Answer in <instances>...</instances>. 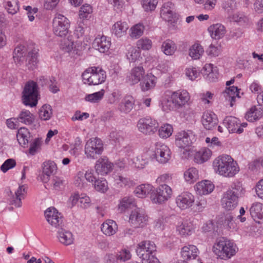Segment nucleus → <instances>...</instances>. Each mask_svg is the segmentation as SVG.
I'll list each match as a JSON object with an SVG mask.
<instances>
[{"label": "nucleus", "instance_id": "11", "mask_svg": "<svg viewBox=\"0 0 263 263\" xmlns=\"http://www.w3.org/2000/svg\"><path fill=\"white\" fill-rule=\"evenodd\" d=\"M154 158L158 163L160 164H166L171 159V150L165 144L157 142L155 144Z\"/></svg>", "mask_w": 263, "mask_h": 263}, {"label": "nucleus", "instance_id": "35", "mask_svg": "<svg viewBox=\"0 0 263 263\" xmlns=\"http://www.w3.org/2000/svg\"><path fill=\"white\" fill-rule=\"evenodd\" d=\"M57 237L59 241L64 246L72 245L74 240L72 233L64 229H60L58 230Z\"/></svg>", "mask_w": 263, "mask_h": 263}, {"label": "nucleus", "instance_id": "62", "mask_svg": "<svg viewBox=\"0 0 263 263\" xmlns=\"http://www.w3.org/2000/svg\"><path fill=\"white\" fill-rule=\"evenodd\" d=\"M42 140L40 138H35L30 144L28 152L31 155H34L40 149Z\"/></svg>", "mask_w": 263, "mask_h": 263}, {"label": "nucleus", "instance_id": "57", "mask_svg": "<svg viewBox=\"0 0 263 263\" xmlns=\"http://www.w3.org/2000/svg\"><path fill=\"white\" fill-rule=\"evenodd\" d=\"M38 53L36 50L28 52L26 58V65L29 69H33L35 67L37 60Z\"/></svg>", "mask_w": 263, "mask_h": 263}, {"label": "nucleus", "instance_id": "42", "mask_svg": "<svg viewBox=\"0 0 263 263\" xmlns=\"http://www.w3.org/2000/svg\"><path fill=\"white\" fill-rule=\"evenodd\" d=\"M134 104V98L132 96H127L125 97L119 104L118 109L122 113L128 114L132 110Z\"/></svg>", "mask_w": 263, "mask_h": 263}, {"label": "nucleus", "instance_id": "2", "mask_svg": "<svg viewBox=\"0 0 263 263\" xmlns=\"http://www.w3.org/2000/svg\"><path fill=\"white\" fill-rule=\"evenodd\" d=\"M214 172L226 178H232L240 171L239 166L231 156L223 154L216 158L213 161Z\"/></svg>", "mask_w": 263, "mask_h": 263}, {"label": "nucleus", "instance_id": "30", "mask_svg": "<svg viewBox=\"0 0 263 263\" xmlns=\"http://www.w3.org/2000/svg\"><path fill=\"white\" fill-rule=\"evenodd\" d=\"M175 7L170 2L163 4L160 10V16L165 21L172 22L175 17Z\"/></svg>", "mask_w": 263, "mask_h": 263}, {"label": "nucleus", "instance_id": "51", "mask_svg": "<svg viewBox=\"0 0 263 263\" xmlns=\"http://www.w3.org/2000/svg\"><path fill=\"white\" fill-rule=\"evenodd\" d=\"M145 26L139 23L132 26L129 29V36L132 39H138L144 33Z\"/></svg>", "mask_w": 263, "mask_h": 263}, {"label": "nucleus", "instance_id": "39", "mask_svg": "<svg viewBox=\"0 0 263 263\" xmlns=\"http://www.w3.org/2000/svg\"><path fill=\"white\" fill-rule=\"evenodd\" d=\"M102 232L107 236L115 235L118 231V225L116 222L110 219L105 221L101 225Z\"/></svg>", "mask_w": 263, "mask_h": 263}, {"label": "nucleus", "instance_id": "10", "mask_svg": "<svg viewBox=\"0 0 263 263\" xmlns=\"http://www.w3.org/2000/svg\"><path fill=\"white\" fill-rule=\"evenodd\" d=\"M149 221V217L145 212L140 208L132 210L129 215L128 223L134 229L143 228Z\"/></svg>", "mask_w": 263, "mask_h": 263}, {"label": "nucleus", "instance_id": "61", "mask_svg": "<svg viewBox=\"0 0 263 263\" xmlns=\"http://www.w3.org/2000/svg\"><path fill=\"white\" fill-rule=\"evenodd\" d=\"M93 185L95 190L100 193H104L108 189L107 182L105 179H97Z\"/></svg>", "mask_w": 263, "mask_h": 263}, {"label": "nucleus", "instance_id": "17", "mask_svg": "<svg viewBox=\"0 0 263 263\" xmlns=\"http://www.w3.org/2000/svg\"><path fill=\"white\" fill-rule=\"evenodd\" d=\"M145 70L142 65H138L133 67L128 73L126 78V82L131 86L135 85L140 83L144 76Z\"/></svg>", "mask_w": 263, "mask_h": 263}, {"label": "nucleus", "instance_id": "47", "mask_svg": "<svg viewBox=\"0 0 263 263\" xmlns=\"http://www.w3.org/2000/svg\"><path fill=\"white\" fill-rule=\"evenodd\" d=\"M112 178L115 184L119 187H130L134 186L135 185V182L133 180L118 174H114L112 175Z\"/></svg>", "mask_w": 263, "mask_h": 263}, {"label": "nucleus", "instance_id": "15", "mask_svg": "<svg viewBox=\"0 0 263 263\" xmlns=\"http://www.w3.org/2000/svg\"><path fill=\"white\" fill-rule=\"evenodd\" d=\"M195 197L189 192H184L178 195L175 199L177 207L180 210H186L191 208L195 202Z\"/></svg>", "mask_w": 263, "mask_h": 263}, {"label": "nucleus", "instance_id": "22", "mask_svg": "<svg viewBox=\"0 0 263 263\" xmlns=\"http://www.w3.org/2000/svg\"><path fill=\"white\" fill-rule=\"evenodd\" d=\"M215 185L209 180L198 182L194 186L196 194L199 196H206L210 194L214 190Z\"/></svg>", "mask_w": 263, "mask_h": 263}, {"label": "nucleus", "instance_id": "54", "mask_svg": "<svg viewBox=\"0 0 263 263\" xmlns=\"http://www.w3.org/2000/svg\"><path fill=\"white\" fill-rule=\"evenodd\" d=\"M173 130V127L171 124L165 123L159 128L158 135L162 139H167L172 135Z\"/></svg>", "mask_w": 263, "mask_h": 263}, {"label": "nucleus", "instance_id": "36", "mask_svg": "<svg viewBox=\"0 0 263 263\" xmlns=\"http://www.w3.org/2000/svg\"><path fill=\"white\" fill-rule=\"evenodd\" d=\"M203 73L205 79L210 82H214L218 79V72L216 66L211 63H206L203 67Z\"/></svg>", "mask_w": 263, "mask_h": 263}, {"label": "nucleus", "instance_id": "50", "mask_svg": "<svg viewBox=\"0 0 263 263\" xmlns=\"http://www.w3.org/2000/svg\"><path fill=\"white\" fill-rule=\"evenodd\" d=\"M149 161V158L147 154L139 155L133 160L134 166L138 169H143L147 165Z\"/></svg>", "mask_w": 263, "mask_h": 263}, {"label": "nucleus", "instance_id": "26", "mask_svg": "<svg viewBox=\"0 0 263 263\" xmlns=\"http://www.w3.org/2000/svg\"><path fill=\"white\" fill-rule=\"evenodd\" d=\"M157 83V78L152 72L144 74V76L140 83V87L143 92L153 89Z\"/></svg>", "mask_w": 263, "mask_h": 263}, {"label": "nucleus", "instance_id": "48", "mask_svg": "<svg viewBox=\"0 0 263 263\" xmlns=\"http://www.w3.org/2000/svg\"><path fill=\"white\" fill-rule=\"evenodd\" d=\"M226 192L227 193L230 192L232 195H234L237 198H239L245 195L246 190L240 182L236 181L233 182L231 187Z\"/></svg>", "mask_w": 263, "mask_h": 263}, {"label": "nucleus", "instance_id": "45", "mask_svg": "<svg viewBox=\"0 0 263 263\" xmlns=\"http://www.w3.org/2000/svg\"><path fill=\"white\" fill-rule=\"evenodd\" d=\"M126 57L130 63H138L143 60L140 50L135 47H130L128 48Z\"/></svg>", "mask_w": 263, "mask_h": 263}, {"label": "nucleus", "instance_id": "59", "mask_svg": "<svg viewBox=\"0 0 263 263\" xmlns=\"http://www.w3.org/2000/svg\"><path fill=\"white\" fill-rule=\"evenodd\" d=\"M92 12V7L88 4H84L81 7L79 12V16L80 19L84 20L88 19L90 15Z\"/></svg>", "mask_w": 263, "mask_h": 263}, {"label": "nucleus", "instance_id": "1", "mask_svg": "<svg viewBox=\"0 0 263 263\" xmlns=\"http://www.w3.org/2000/svg\"><path fill=\"white\" fill-rule=\"evenodd\" d=\"M190 99V95L186 90H167L162 97L161 109L166 112L180 109L189 104Z\"/></svg>", "mask_w": 263, "mask_h": 263}, {"label": "nucleus", "instance_id": "37", "mask_svg": "<svg viewBox=\"0 0 263 263\" xmlns=\"http://www.w3.org/2000/svg\"><path fill=\"white\" fill-rule=\"evenodd\" d=\"M136 205V203L134 197L126 196L119 200L117 210L120 213H124L129 209Z\"/></svg>", "mask_w": 263, "mask_h": 263}, {"label": "nucleus", "instance_id": "8", "mask_svg": "<svg viewBox=\"0 0 263 263\" xmlns=\"http://www.w3.org/2000/svg\"><path fill=\"white\" fill-rule=\"evenodd\" d=\"M70 21L61 14H56L52 22L53 33L60 37H65L69 32Z\"/></svg>", "mask_w": 263, "mask_h": 263}, {"label": "nucleus", "instance_id": "13", "mask_svg": "<svg viewBox=\"0 0 263 263\" xmlns=\"http://www.w3.org/2000/svg\"><path fill=\"white\" fill-rule=\"evenodd\" d=\"M44 214L47 221L52 229H57L62 226L63 217L55 208H48L45 211Z\"/></svg>", "mask_w": 263, "mask_h": 263}, {"label": "nucleus", "instance_id": "44", "mask_svg": "<svg viewBox=\"0 0 263 263\" xmlns=\"http://www.w3.org/2000/svg\"><path fill=\"white\" fill-rule=\"evenodd\" d=\"M16 138L20 145L26 147H27L30 138V133L27 128L21 127L17 130Z\"/></svg>", "mask_w": 263, "mask_h": 263}, {"label": "nucleus", "instance_id": "53", "mask_svg": "<svg viewBox=\"0 0 263 263\" xmlns=\"http://www.w3.org/2000/svg\"><path fill=\"white\" fill-rule=\"evenodd\" d=\"M14 61L16 65H21L25 59V49L24 46H17L13 52Z\"/></svg>", "mask_w": 263, "mask_h": 263}, {"label": "nucleus", "instance_id": "24", "mask_svg": "<svg viewBox=\"0 0 263 263\" xmlns=\"http://www.w3.org/2000/svg\"><path fill=\"white\" fill-rule=\"evenodd\" d=\"M57 166L55 162L52 161L44 162L42 165V174L41 176L42 181L46 183L49 180L51 176L55 174Z\"/></svg>", "mask_w": 263, "mask_h": 263}, {"label": "nucleus", "instance_id": "29", "mask_svg": "<svg viewBox=\"0 0 263 263\" xmlns=\"http://www.w3.org/2000/svg\"><path fill=\"white\" fill-rule=\"evenodd\" d=\"M199 254V249L193 245H188L183 247L180 251L181 257L186 261L196 259Z\"/></svg>", "mask_w": 263, "mask_h": 263}, {"label": "nucleus", "instance_id": "58", "mask_svg": "<svg viewBox=\"0 0 263 263\" xmlns=\"http://www.w3.org/2000/svg\"><path fill=\"white\" fill-rule=\"evenodd\" d=\"M136 46L139 50H149L152 47L153 42L148 37H143L137 41Z\"/></svg>", "mask_w": 263, "mask_h": 263}, {"label": "nucleus", "instance_id": "64", "mask_svg": "<svg viewBox=\"0 0 263 263\" xmlns=\"http://www.w3.org/2000/svg\"><path fill=\"white\" fill-rule=\"evenodd\" d=\"M232 20L234 22L240 23L242 25L248 24L249 22L248 17L243 13H236L233 15Z\"/></svg>", "mask_w": 263, "mask_h": 263}, {"label": "nucleus", "instance_id": "55", "mask_svg": "<svg viewBox=\"0 0 263 263\" xmlns=\"http://www.w3.org/2000/svg\"><path fill=\"white\" fill-rule=\"evenodd\" d=\"M39 118L44 121L49 120L52 115L51 106L48 104L43 105L39 110Z\"/></svg>", "mask_w": 263, "mask_h": 263}, {"label": "nucleus", "instance_id": "16", "mask_svg": "<svg viewBox=\"0 0 263 263\" xmlns=\"http://www.w3.org/2000/svg\"><path fill=\"white\" fill-rule=\"evenodd\" d=\"M223 124L230 133L238 134H241L248 125L246 122L240 123L237 118L231 116L226 117L223 121Z\"/></svg>", "mask_w": 263, "mask_h": 263}, {"label": "nucleus", "instance_id": "4", "mask_svg": "<svg viewBox=\"0 0 263 263\" xmlns=\"http://www.w3.org/2000/svg\"><path fill=\"white\" fill-rule=\"evenodd\" d=\"M82 80L85 84L89 85H97L105 82L106 75L105 71L101 67L92 66L84 71Z\"/></svg>", "mask_w": 263, "mask_h": 263}, {"label": "nucleus", "instance_id": "40", "mask_svg": "<svg viewBox=\"0 0 263 263\" xmlns=\"http://www.w3.org/2000/svg\"><path fill=\"white\" fill-rule=\"evenodd\" d=\"M199 171L195 167L186 169L183 173V178L185 182L192 184L199 179Z\"/></svg>", "mask_w": 263, "mask_h": 263}, {"label": "nucleus", "instance_id": "3", "mask_svg": "<svg viewBox=\"0 0 263 263\" xmlns=\"http://www.w3.org/2000/svg\"><path fill=\"white\" fill-rule=\"evenodd\" d=\"M212 251L217 259L228 260L236 255L239 248L233 240L222 238L215 241Z\"/></svg>", "mask_w": 263, "mask_h": 263}, {"label": "nucleus", "instance_id": "27", "mask_svg": "<svg viewBox=\"0 0 263 263\" xmlns=\"http://www.w3.org/2000/svg\"><path fill=\"white\" fill-rule=\"evenodd\" d=\"M201 123L204 128L207 130H212L218 123L216 115L212 111H206L203 114Z\"/></svg>", "mask_w": 263, "mask_h": 263}, {"label": "nucleus", "instance_id": "28", "mask_svg": "<svg viewBox=\"0 0 263 263\" xmlns=\"http://www.w3.org/2000/svg\"><path fill=\"white\" fill-rule=\"evenodd\" d=\"M222 207L227 211L233 210L238 205V198L229 192H224L221 200Z\"/></svg>", "mask_w": 263, "mask_h": 263}, {"label": "nucleus", "instance_id": "49", "mask_svg": "<svg viewBox=\"0 0 263 263\" xmlns=\"http://www.w3.org/2000/svg\"><path fill=\"white\" fill-rule=\"evenodd\" d=\"M161 51L166 55H172L177 50V45L174 41L171 40H166L164 41L161 45Z\"/></svg>", "mask_w": 263, "mask_h": 263}, {"label": "nucleus", "instance_id": "60", "mask_svg": "<svg viewBox=\"0 0 263 263\" xmlns=\"http://www.w3.org/2000/svg\"><path fill=\"white\" fill-rule=\"evenodd\" d=\"M105 93L104 89L100 91L87 95L85 96V100L91 103H97L99 102L103 98Z\"/></svg>", "mask_w": 263, "mask_h": 263}, {"label": "nucleus", "instance_id": "18", "mask_svg": "<svg viewBox=\"0 0 263 263\" xmlns=\"http://www.w3.org/2000/svg\"><path fill=\"white\" fill-rule=\"evenodd\" d=\"M114 164L105 157L99 158L96 162L95 168L98 175L106 176L112 171Z\"/></svg>", "mask_w": 263, "mask_h": 263}, {"label": "nucleus", "instance_id": "32", "mask_svg": "<svg viewBox=\"0 0 263 263\" xmlns=\"http://www.w3.org/2000/svg\"><path fill=\"white\" fill-rule=\"evenodd\" d=\"M250 214L254 221L260 223L263 221V204L256 202L250 208Z\"/></svg>", "mask_w": 263, "mask_h": 263}, {"label": "nucleus", "instance_id": "25", "mask_svg": "<svg viewBox=\"0 0 263 263\" xmlns=\"http://www.w3.org/2000/svg\"><path fill=\"white\" fill-rule=\"evenodd\" d=\"M111 46L110 40L105 35H98L93 41V47L100 52H107Z\"/></svg>", "mask_w": 263, "mask_h": 263}, {"label": "nucleus", "instance_id": "43", "mask_svg": "<svg viewBox=\"0 0 263 263\" xmlns=\"http://www.w3.org/2000/svg\"><path fill=\"white\" fill-rule=\"evenodd\" d=\"M154 186L150 184H142L138 185L134 190L136 196L140 198H145L153 192Z\"/></svg>", "mask_w": 263, "mask_h": 263}, {"label": "nucleus", "instance_id": "5", "mask_svg": "<svg viewBox=\"0 0 263 263\" xmlns=\"http://www.w3.org/2000/svg\"><path fill=\"white\" fill-rule=\"evenodd\" d=\"M173 190L166 184H162L155 189L154 187L149 196V199L152 203L157 205H162L169 200L172 197Z\"/></svg>", "mask_w": 263, "mask_h": 263}, {"label": "nucleus", "instance_id": "9", "mask_svg": "<svg viewBox=\"0 0 263 263\" xmlns=\"http://www.w3.org/2000/svg\"><path fill=\"white\" fill-rule=\"evenodd\" d=\"M103 143L97 137L89 139L86 143L84 153L87 158L95 159L103 151Z\"/></svg>", "mask_w": 263, "mask_h": 263}, {"label": "nucleus", "instance_id": "12", "mask_svg": "<svg viewBox=\"0 0 263 263\" xmlns=\"http://www.w3.org/2000/svg\"><path fill=\"white\" fill-rule=\"evenodd\" d=\"M175 144L181 149H185L193 143L194 135L191 130H181L175 135Z\"/></svg>", "mask_w": 263, "mask_h": 263}, {"label": "nucleus", "instance_id": "23", "mask_svg": "<svg viewBox=\"0 0 263 263\" xmlns=\"http://www.w3.org/2000/svg\"><path fill=\"white\" fill-rule=\"evenodd\" d=\"M239 90L238 87L234 86L226 88L222 92L226 105H229L230 107L234 105L236 98H240Z\"/></svg>", "mask_w": 263, "mask_h": 263}, {"label": "nucleus", "instance_id": "41", "mask_svg": "<svg viewBox=\"0 0 263 263\" xmlns=\"http://www.w3.org/2000/svg\"><path fill=\"white\" fill-rule=\"evenodd\" d=\"M204 52L203 46L199 42H195L189 48V56L193 60L200 59Z\"/></svg>", "mask_w": 263, "mask_h": 263}, {"label": "nucleus", "instance_id": "20", "mask_svg": "<svg viewBox=\"0 0 263 263\" xmlns=\"http://www.w3.org/2000/svg\"><path fill=\"white\" fill-rule=\"evenodd\" d=\"M156 250V247L153 242L143 241L138 245L136 252L138 256L142 258L155 254Z\"/></svg>", "mask_w": 263, "mask_h": 263}, {"label": "nucleus", "instance_id": "38", "mask_svg": "<svg viewBox=\"0 0 263 263\" xmlns=\"http://www.w3.org/2000/svg\"><path fill=\"white\" fill-rule=\"evenodd\" d=\"M212 155V151L206 147H203L195 152L194 160L197 164H202L208 161Z\"/></svg>", "mask_w": 263, "mask_h": 263}, {"label": "nucleus", "instance_id": "63", "mask_svg": "<svg viewBox=\"0 0 263 263\" xmlns=\"http://www.w3.org/2000/svg\"><path fill=\"white\" fill-rule=\"evenodd\" d=\"M74 184L79 188H85L87 184L85 181L84 173L82 172H79L74 177Z\"/></svg>", "mask_w": 263, "mask_h": 263}, {"label": "nucleus", "instance_id": "33", "mask_svg": "<svg viewBox=\"0 0 263 263\" xmlns=\"http://www.w3.org/2000/svg\"><path fill=\"white\" fill-rule=\"evenodd\" d=\"M11 196L9 198L10 203L16 208H20L22 206V199L26 193V187L24 185H20L18 187L14 193L10 192Z\"/></svg>", "mask_w": 263, "mask_h": 263}, {"label": "nucleus", "instance_id": "46", "mask_svg": "<svg viewBox=\"0 0 263 263\" xmlns=\"http://www.w3.org/2000/svg\"><path fill=\"white\" fill-rule=\"evenodd\" d=\"M17 119L21 123L29 125L34 123L35 118L34 115L30 111L23 109L20 112Z\"/></svg>", "mask_w": 263, "mask_h": 263}, {"label": "nucleus", "instance_id": "7", "mask_svg": "<svg viewBox=\"0 0 263 263\" xmlns=\"http://www.w3.org/2000/svg\"><path fill=\"white\" fill-rule=\"evenodd\" d=\"M38 87L33 81H29L25 85L22 92V102L26 106H36L38 102Z\"/></svg>", "mask_w": 263, "mask_h": 263}, {"label": "nucleus", "instance_id": "52", "mask_svg": "<svg viewBox=\"0 0 263 263\" xmlns=\"http://www.w3.org/2000/svg\"><path fill=\"white\" fill-rule=\"evenodd\" d=\"M205 53L210 59L218 57L222 53L221 46L220 45L211 44L206 49Z\"/></svg>", "mask_w": 263, "mask_h": 263}, {"label": "nucleus", "instance_id": "19", "mask_svg": "<svg viewBox=\"0 0 263 263\" xmlns=\"http://www.w3.org/2000/svg\"><path fill=\"white\" fill-rule=\"evenodd\" d=\"M176 231L178 235L185 238L192 235L195 232V226L193 222L184 220L177 223Z\"/></svg>", "mask_w": 263, "mask_h": 263}, {"label": "nucleus", "instance_id": "14", "mask_svg": "<svg viewBox=\"0 0 263 263\" xmlns=\"http://www.w3.org/2000/svg\"><path fill=\"white\" fill-rule=\"evenodd\" d=\"M137 127L140 133L149 135L155 132L158 123L150 117L142 118L138 120Z\"/></svg>", "mask_w": 263, "mask_h": 263}, {"label": "nucleus", "instance_id": "21", "mask_svg": "<svg viewBox=\"0 0 263 263\" xmlns=\"http://www.w3.org/2000/svg\"><path fill=\"white\" fill-rule=\"evenodd\" d=\"M207 30L211 39L216 41L223 39L227 33L226 27L221 23H215L210 25Z\"/></svg>", "mask_w": 263, "mask_h": 263}, {"label": "nucleus", "instance_id": "34", "mask_svg": "<svg viewBox=\"0 0 263 263\" xmlns=\"http://www.w3.org/2000/svg\"><path fill=\"white\" fill-rule=\"evenodd\" d=\"M263 117V108L256 105L251 106L246 112L245 118L249 122H255Z\"/></svg>", "mask_w": 263, "mask_h": 263}, {"label": "nucleus", "instance_id": "6", "mask_svg": "<svg viewBox=\"0 0 263 263\" xmlns=\"http://www.w3.org/2000/svg\"><path fill=\"white\" fill-rule=\"evenodd\" d=\"M86 44L80 40L73 41L71 36H68L61 44V49L69 55L77 58L82 55V51L86 49Z\"/></svg>", "mask_w": 263, "mask_h": 263}, {"label": "nucleus", "instance_id": "56", "mask_svg": "<svg viewBox=\"0 0 263 263\" xmlns=\"http://www.w3.org/2000/svg\"><path fill=\"white\" fill-rule=\"evenodd\" d=\"M5 7L8 13L14 15L19 11L17 0H4Z\"/></svg>", "mask_w": 263, "mask_h": 263}, {"label": "nucleus", "instance_id": "31", "mask_svg": "<svg viewBox=\"0 0 263 263\" xmlns=\"http://www.w3.org/2000/svg\"><path fill=\"white\" fill-rule=\"evenodd\" d=\"M128 29V25L126 22L118 21L111 26L110 31L116 38H121L125 36Z\"/></svg>", "mask_w": 263, "mask_h": 263}]
</instances>
